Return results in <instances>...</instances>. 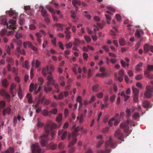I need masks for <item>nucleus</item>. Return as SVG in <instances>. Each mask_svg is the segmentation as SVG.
Segmentation results:
<instances>
[{"label": "nucleus", "mask_w": 153, "mask_h": 153, "mask_svg": "<svg viewBox=\"0 0 153 153\" xmlns=\"http://www.w3.org/2000/svg\"><path fill=\"white\" fill-rule=\"evenodd\" d=\"M54 70L53 66L51 65H47L46 67L43 68L42 71V74L44 76L48 75L47 79L48 80L46 84L44 85V91L46 93L51 91L52 89L50 87H48L47 86H49L53 84L55 86L56 88H58V85L56 83L52 75V72L51 71Z\"/></svg>", "instance_id": "obj_1"}, {"label": "nucleus", "mask_w": 153, "mask_h": 153, "mask_svg": "<svg viewBox=\"0 0 153 153\" xmlns=\"http://www.w3.org/2000/svg\"><path fill=\"white\" fill-rule=\"evenodd\" d=\"M56 124L51 121H48L45 127V133H44L40 137L41 142L43 146H45L48 139V136L49 132L51 129L55 128L56 127Z\"/></svg>", "instance_id": "obj_2"}, {"label": "nucleus", "mask_w": 153, "mask_h": 153, "mask_svg": "<svg viewBox=\"0 0 153 153\" xmlns=\"http://www.w3.org/2000/svg\"><path fill=\"white\" fill-rule=\"evenodd\" d=\"M153 80L149 83V85L146 87V91L145 96L146 98H149L152 96V92H153Z\"/></svg>", "instance_id": "obj_3"}, {"label": "nucleus", "mask_w": 153, "mask_h": 153, "mask_svg": "<svg viewBox=\"0 0 153 153\" xmlns=\"http://www.w3.org/2000/svg\"><path fill=\"white\" fill-rule=\"evenodd\" d=\"M129 125L130 126H134L135 125L134 122L131 120H128L126 122L122 123L120 125V127L121 128H123L125 132H127L129 130V127L127 126Z\"/></svg>", "instance_id": "obj_4"}, {"label": "nucleus", "mask_w": 153, "mask_h": 153, "mask_svg": "<svg viewBox=\"0 0 153 153\" xmlns=\"http://www.w3.org/2000/svg\"><path fill=\"white\" fill-rule=\"evenodd\" d=\"M31 148L33 153H41V151L38 143L31 146Z\"/></svg>", "instance_id": "obj_5"}, {"label": "nucleus", "mask_w": 153, "mask_h": 153, "mask_svg": "<svg viewBox=\"0 0 153 153\" xmlns=\"http://www.w3.org/2000/svg\"><path fill=\"white\" fill-rule=\"evenodd\" d=\"M16 43L17 45H19V46L16 48L17 51L21 54L25 55V51L23 49L21 48L22 44V41L20 40H16Z\"/></svg>", "instance_id": "obj_6"}, {"label": "nucleus", "mask_w": 153, "mask_h": 153, "mask_svg": "<svg viewBox=\"0 0 153 153\" xmlns=\"http://www.w3.org/2000/svg\"><path fill=\"white\" fill-rule=\"evenodd\" d=\"M46 7V8L48 10L49 12L52 14L53 20L56 22H57L58 20V18L55 15V10H54L52 7H49L48 5H47Z\"/></svg>", "instance_id": "obj_7"}, {"label": "nucleus", "mask_w": 153, "mask_h": 153, "mask_svg": "<svg viewBox=\"0 0 153 153\" xmlns=\"http://www.w3.org/2000/svg\"><path fill=\"white\" fill-rule=\"evenodd\" d=\"M74 127L75 126H74L72 128V129L74 130L73 132L72 133V136L73 137H75L78 135V134L76 133L79 131L80 128L81 130H82L83 129L82 127L80 128L79 127H77L75 128H74Z\"/></svg>", "instance_id": "obj_8"}, {"label": "nucleus", "mask_w": 153, "mask_h": 153, "mask_svg": "<svg viewBox=\"0 0 153 153\" xmlns=\"http://www.w3.org/2000/svg\"><path fill=\"white\" fill-rule=\"evenodd\" d=\"M9 25L8 26V28L13 29H15L16 28V21L13 20H10L9 21Z\"/></svg>", "instance_id": "obj_9"}, {"label": "nucleus", "mask_w": 153, "mask_h": 153, "mask_svg": "<svg viewBox=\"0 0 153 153\" xmlns=\"http://www.w3.org/2000/svg\"><path fill=\"white\" fill-rule=\"evenodd\" d=\"M39 9L40 10L41 14L43 17H46L48 16V14L47 13V11L43 6H40Z\"/></svg>", "instance_id": "obj_10"}, {"label": "nucleus", "mask_w": 153, "mask_h": 153, "mask_svg": "<svg viewBox=\"0 0 153 153\" xmlns=\"http://www.w3.org/2000/svg\"><path fill=\"white\" fill-rule=\"evenodd\" d=\"M0 94L2 96L5 97L6 98L10 99V96L7 92L3 89H1L0 91Z\"/></svg>", "instance_id": "obj_11"}, {"label": "nucleus", "mask_w": 153, "mask_h": 153, "mask_svg": "<svg viewBox=\"0 0 153 153\" xmlns=\"http://www.w3.org/2000/svg\"><path fill=\"white\" fill-rule=\"evenodd\" d=\"M62 134V140L65 139L67 134V132L64 131L63 129L59 130L58 131V135L59 136Z\"/></svg>", "instance_id": "obj_12"}, {"label": "nucleus", "mask_w": 153, "mask_h": 153, "mask_svg": "<svg viewBox=\"0 0 153 153\" xmlns=\"http://www.w3.org/2000/svg\"><path fill=\"white\" fill-rule=\"evenodd\" d=\"M105 146L106 147H113L114 146V144L113 143L111 138H110L108 141L105 143Z\"/></svg>", "instance_id": "obj_13"}, {"label": "nucleus", "mask_w": 153, "mask_h": 153, "mask_svg": "<svg viewBox=\"0 0 153 153\" xmlns=\"http://www.w3.org/2000/svg\"><path fill=\"white\" fill-rule=\"evenodd\" d=\"M72 3L73 5L75 7L76 10L78 9L77 5H80L81 4V2L78 0H73Z\"/></svg>", "instance_id": "obj_14"}, {"label": "nucleus", "mask_w": 153, "mask_h": 153, "mask_svg": "<svg viewBox=\"0 0 153 153\" xmlns=\"http://www.w3.org/2000/svg\"><path fill=\"white\" fill-rule=\"evenodd\" d=\"M93 26L94 27L93 30L95 32L98 30L99 29H102L103 28V25L100 23H97V25H94Z\"/></svg>", "instance_id": "obj_15"}, {"label": "nucleus", "mask_w": 153, "mask_h": 153, "mask_svg": "<svg viewBox=\"0 0 153 153\" xmlns=\"http://www.w3.org/2000/svg\"><path fill=\"white\" fill-rule=\"evenodd\" d=\"M37 86L38 85L37 83L34 84L33 83H31L30 86V91L31 92H32L37 88Z\"/></svg>", "instance_id": "obj_16"}, {"label": "nucleus", "mask_w": 153, "mask_h": 153, "mask_svg": "<svg viewBox=\"0 0 153 153\" xmlns=\"http://www.w3.org/2000/svg\"><path fill=\"white\" fill-rule=\"evenodd\" d=\"M48 34L50 36V37L52 39L51 41L52 44L54 46H56V37H54L53 35L49 33H48Z\"/></svg>", "instance_id": "obj_17"}, {"label": "nucleus", "mask_w": 153, "mask_h": 153, "mask_svg": "<svg viewBox=\"0 0 153 153\" xmlns=\"http://www.w3.org/2000/svg\"><path fill=\"white\" fill-rule=\"evenodd\" d=\"M11 112V110L10 107H7V108L4 109L3 110V114L4 116H5V114H10Z\"/></svg>", "instance_id": "obj_18"}, {"label": "nucleus", "mask_w": 153, "mask_h": 153, "mask_svg": "<svg viewBox=\"0 0 153 153\" xmlns=\"http://www.w3.org/2000/svg\"><path fill=\"white\" fill-rule=\"evenodd\" d=\"M115 135V137H117L119 139H120L121 137L123 136V134L121 133L120 130H118L116 131Z\"/></svg>", "instance_id": "obj_19"}, {"label": "nucleus", "mask_w": 153, "mask_h": 153, "mask_svg": "<svg viewBox=\"0 0 153 153\" xmlns=\"http://www.w3.org/2000/svg\"><path fill=\"white\" fill-rule=\"evenodd\" d=\"M152 45H150L148 44H146L144 45L143 49L144 52L146 53H148L149 51H150L151 47Z\"/></svg>", "instance_id": "obj_20"}, {"label": "nucleus", "mask_w": 153, "mask_h": 153, "mask_svg": "<svg viewBox=\"0 0 153 153\" xmlns=\"http://www.w3.org/2000/svg\"><path fill=\"white\" fill-rule=\"evenodd\" d=\"M7 14H8L10 16H12L13 15H15L17 16L18 15V13H16L15 10H13L11 9L10 11H6Z\"/></svg>", "instance_id": "obj_21"}, {"label": "nucleus", "mask_w": 153, "mask_h": 153, "mask_svg": "<svg viewBox=\"0 0 153 153\" xmlns=\"http://www.w3.org/2000/svg\"><path fill=\"white\" fill-rule=\"evenodd\" d=\"M54 26H56L58 27H60V28H57V30L60 31H63L64 29V27L65 26V25L60 24H55Z\"/></svg>", "instance_id": "obj_22"}, {"label": "nucleus", "mask_w": 153, "mask_h": 153, "mask_svg": "<svg viewBox=\"0 0 153 153\" xmlns=\"http://www.w3.org/2000/svg\"><path fill=\"white\" fill-rule=\"evenodd\" d=\"M143 65V63L141 62L137 65L135 67V69L136 71L138 72L139 71H141L142 69L140 68L142 67Z\"/></svg>", "instance_id": "obj_23"}, {"label": "nucleus", "mask_w": 153, "mask_h": 153, "mask_svg": "<svg viewBox=\"0 0 153 153\" xmlns=\"http://www.w3.org/2000/svg\"><path fill=\"white\" fill-rule=\"evenodd\" d=\"M45 32L44 30H40V32L36 33L35 35L37 36V38H41L42 37V33L44 34H45Z\"/></svg>", "instance_id": "obj_24"}, {"label": "nucleus", "mask_w": 153, "mask_h": 153, "mask_svg": "<svg viewBox=\"0 0 153 153\" xmlns=\"http://www.w3.org/2000/svg\"><path fill=\"white\" fill-rule=\"evenodd\" d=\"M44 100V98H42V99H41L40 98H39L38 99V101H39V102H42L43 103L44 105H47L50 102V101L49 100H46L45 101H44L43 100Z\"/></svg>", "instance_id": "obj_25"}, {"label": "nucleus", "mask_w": 153, "mask_h": 153, "mask_svg": "<svg viewBox=\"0 0 153 153\" xmlns=\"http://www.w3.org/2000/svg\"><path fill=\"white\" fill-rule=\"evenodd\" d=\"M0 20L1 21V24L3 25H8V24L7 22V20L5 17H1L0 18Z\"/></svg>", "instance_id": "obj_26"}, {"label": "nucleus", "mask_w": 153, "mask_h": 153, "mask_svg": "<svg viewBox=\"0 0 153 153\" xmlns=\"http://www.w3.org/2000/svg\"><path fill=\"white\" fill-rule=\"evenodd\" d=\"M16 86V85L13 83H11V88H10V93L12 95L13 97L15 96V94H13V90L15 88Z\"/></svg>", "instance_id": "obj_27"}, {"label": "nucleus", "mask_w": 153, "mask_h": 153, "mask_svg": "<svg viewBox=\"0 0 153 153\" xmlns=\"http://www.w3.org/2000/svg\"><path fill=\"white\" fill-rule=\"evenodd\" d=\"M39 101H38L37 103L34 106V107L36 109V112L38 113L40 112L41 111V108L39 105Z\"/></svg>", "instance_id": "obj_28"}, {"label": "nucleus", "mask_w": 153, "mask_h": 153, "mask_svg": "<svg viewBox=\"0 0 153 153\" xmlns=\"http://www.w3.org/2000/svg\"><path fill=\"white\" fill-rule=\"evenodd\" d=\"M76 102H79L80 104L79 106V109L80 107H82V98L80 96L77 97L76 99Z\"/></svg>", "instance_id": "obj_29"}, {"label": "nucleus", "mask_w": 153, "mask_h": 153, "mask_svg": "<svg viewBox=\"0 0 153 153\" xmlns=\"http://www.w3.org/2000/svg\"><path fill=\"white\" fill-rule=\"evenodd\" d=\"M32 44V43L30 42L27 41L24 42L23 45L24 48H26L27 47L30 48Z\"/></svg>", "instance_id": "obj_30"}, {"label": "nucleus", "mask_w": 153, "mask_h": 153, "mask_svg": "<svg viewBox=\"0 0 153 153\" xmlns=\"http://www.w3.org/2000/svg\"><path fill=\"white\" fill-rule=\"evenodd\" d=\"M3 86L4 88H7L8 85V82L7 80L5 79L2 81Z\"/></svg>", "instance_id": "obj_31"}, {"label": "nucleus", "mask_w": 153, "mask_h": 153, "mask_svg": "<svg viewBox=\"0 0 153 153\" xmlns=\"http://www.w3.org/2000/svg\"><path fill=\"white\" fill-rule=\"evenodd\" d=\"M132 89L134 95H138L139 92L138 90L134 86H132Z\"/></svg>", "instance_id": "obj_32"}, {"label": "nucleus", "mask_w": 153, "mask_h": 153, "mask_svg": "<svg viewBox=\"0 0 153 153\" xmlns=\"http://www.w3.org/2000/svg\"><path fill=\"white\" fill-rule=\"evenodd\" d=\"M83 15L85 17L89 20L91 19V15L90 14L88 13V12L87 11H84L83 12Z\"/></svg>", "instance_id": "obj_33"}, {"label": "nucleus", "mask_w": 153, "mask_h": 153, "mask_svg": "<svg viewBox=\"0 0 153 153\" xmlns=\"http://www.w3.org/2000/svg\"><path fill=\"white\" fill-rule=\"evenodd\" d=\"M62 120V115L59 114L58 115L56 118V121L58 123L60 122Z\"/></svg>", "instance_id": "obj_34"}, {"label": "nucleus", "mask_w": 153, "mask_h": 153, "mask_svg": "<svg viewBox=\"0 0 153 153\" xmlns=\"http://www.w3.org/2000/svg\"><path fill=\"white\" fill-rule=\"evenodd\" d=\"M77 141V139L76 138L74 137L73 138L72 141L71 143H69L68 145L69 147H71V146L74 145L76 142Z\"/></svg>", "instance_id": "obj_35"}, {"label": "nucleus", "mask_w": 153, "mask_h": 153, "mask_svg": "<svg viewBox=\"0 0 153 153\" xmlns=\"http://www.w3.org/2000/svg\"><path fill=\"white\" fill-rule=\"evenodd\" d=\"M143 107L145 108H147L149 106V103L148 101H145L142 103Z\"/></svg>", "instance_id": "obj_36"}, {"label": "nucleus", "mask_w": 153, "mask_h": 153, "mask_svg": "<svg viewBox=\"0 0 153 153\" xmlns=\"http://www.w3.org/2000/svg\"><path fill=\"white\" fill-rule=\"evenodd\" d=\"M80 41L79 39L76 38L74 39V44L75 46H78V45L80 43Z\"/></svg>", "instance_id": "obj_37"}, {"label": "nucleus", "mask_w": 153, "mask_h": 153, "mask_svg": "<svg viewBox=\"0 0 153 153\" xmlns=\"http://www.w3.org/2000/svg\"><path fill=\"white\" fill-rule=\"evenodd\" d=\"M120 95L122 96L123 97L125 98L124 101H127L128 99L130 97L128 96H126L125 95V92L124 91L121 94H120Z\"/></svg>", "instance_id": "obj_38"}, {"label": "nucleus", "mask_w": 153, "mask_h": 153, "mask_svg": "<svg viewBox=\"0 0 153 153\" xmlns=\"http://www.w3.org/2000/svg\"><path fill=\"white\" fill-rule=\"evenodd\" d=\"M99 87V85L96 84L94 85L92 87V89L94 92H97L98 91V89Z\"/></svg>", "instance_id": "obj_39"}, {"label": "nucleus", "mask_w": 153, "mask_h": 153, "mask_svg": "<svg viewBox=\"0 0 153 153\" xmlns=\"http://www.w3.org/2000/svg\"><path fill=\"white\" fill-rule=\"evenodd\" d=\"M111 151L109 149H106L105 150H100L97 151V153H109Z\"/></svg>", "instance_id": "obj_40"}, {"label": "nucleus", "mask_w": 153, "mask_h": 153, "mask_svg": "<svg viewBox=\"0 0 153 153\" xmlns=\"http://www.w3.org/2000/svg\"><path fill=\"white\" fill-rule=\"evenodd\" d=\"M27 97L28 98V102H29V103H32V97L30 93H28L27 94Z\"/></svg>", "instance_id": "obj_41"}, {"label": "nucleus", "mask_w": 153, "mask_h": 153, "mask_svg": "<svg viewBox=\"0 0 153 153\" xmlns=\"http://www.w3.org/2000/svg\"><path fill=\"white\" fill-rule=\"evenodd\" d=\"M106 75V72L102 73L101 74H96V76L100 77L101 78H103Z\"/></svg>", "instance_id": "obj_42"}, {"label": "nucleus", "mask_w": 153, "mask_h": 153, "mask_svg": "<svg viewBox=\"0 0 153 153\" xmlns=\"http://www.w3.org/2000/svg\"><path fill=\"white\" fill-rule=\"evenodd\" d=\"M5 103L4 101H0V111L1 109L5 106Z\"/></svg>", "instance_id": "obj_43"}, {"label": "nucleus", "mask_w": 153, "mask_h": 153, "mask_svg": "<svg viewBox=\"0 0 153 153\" xmlns=\"http://www.w3.org/2000/svg\"><path fill=\"white\" fill-rule=\"evenodd\" d=\"M84 115L82 114L80 116H78L77 117V120H79L80 123H82L83 122L84 118Z\"/></svg>", "instance_id": "obj_44"}, {"label": "nucleus", "mask_w": 153, "mask_h": 153, "mask_svg": "<svg viewBox=\"0 0 153 153\" xmlns=\"http://www.w3.org/2000/svg\"><path fill=\"white\" fill-rule=\"evenodd\" d=\"M119 43L120 45L122 46H124L126 44L125 40L123 38H121L119 40Z\"/></svg>", "instance_id": "obj_45"}, {"label": "nucleus", "mask_w": 153, "mask_h": 153, "mask_svg": "<svg viewBox=\"0 0 153 153\" xmlns=\"http://www.w3.org/2000/svg\"><path fill=\"white\" fill-rule=\"evenodd\" d=\"M142 75L140 74H137L135 76V79L137 80H140L142 79Z\"/></svg>", "instance_id": "obj_46"}, {"label": "nucleus", "mask_w": 153, "mask_h": 153, "mask_svg": "<svg viewBox=\"0 0 153 153\" xmlns=\"http://www.w3.org/2000/svg\"><path fill=\"white\" fill-rule=\"evenodd\" d=\"M18 95L20 99H22V92L21 88L20 87L19 88V90L18 92Z\"/></svg>", "instance_id": "obj_47"}, {"label": "nucleus", "mask_w": 153, "mask_h": 153, "mask_svg": "<svg viewBox=\"0 0 153 153\" xmlns=\"http://www.w3.org/2000/svg\"><path fill=\"white\" fill-rule=\"evenodd\" d=\"M7 68L8 70V71H12L13 73H14L15 72V68L13 67L12 68V69H11L10 68V65L9 64H8L7 66Z\"/></svg>", "instance_id": "obj_48"}, {"label": "nucleus", "mask_w": 153, "mask_h": 153, "mask_svg": "<svg viewBox=\"0 0 153 153\" xmlns=\"http://www.w3.org/2000/svg\"><path fill=\"white\" fill-rule=\"evenodd\" d=\"M121 63L122 66L124 68H125L126 66L128 67L129 65L128 63H126L123 60H121Z\"/></svg>", "instance_id": "obj_49"}, {"label": "nucleus", "mask_w": 153, "mask_h": 153, "mask_svg": "<svg viewBox=\"0 0 153 153\" xmlns=\"http://www.w3.org/2000/svg\"><path fill=\"white\" fill-rule=\"evenodd\" d=\"M5 49L7 53L9 55H10L11 53V51L9 46L7 45L5 47Z\"/></svg>", "instance_id": "obj_50"}, {"label": "nucleus", "mask_w": 153, "mask_h": 153, "mask_svg": "<svg viewBox=\"0 0 153 153\" xmlns=\"http://www.w3.org/2000/svg\"><path fill=\"white\" fill-rule=\"evenodd\" d=\"M139 117V114L138 113H135L133 116L132 118L133 119L136 120Z\"/></svg>", "instance_id": "obj_51"}, {"label": "nucleus", "mask_w": 153, "mask_h": 153, "mask_svg": "<svg viewBox=\"0 0 153 153\" xmlns=\"http://www.w3.org/2000/svg\"><path fill=\"white\" fill-rule=\"evenodd\" d=\"M15 37L16 39H19L22 37V35L21 33L17 32L15 34Z\"/></svg>", "instance_id": "obj_52"}, {"label": "nucleus", "mask_w": 153, "mask_h": 153, "mask_svg": "<svg viewBox=\"0 0 153 153\" xmlns=\"http://www.w3.org/2000/svg\"><path fill=\"white\" fill-rule=\"evenodd\" d=\"M117 21L120 22L121 20V17L120 15L117 14L115 15Z\"/></svg>", "instance_id": "obj_53"}, {"label": "nucleus", "mask_w": 153, "mask_h": 153, "mask_svg": "<svg viewBox=\"0 0 153 153\" xmlns=\"http://www.w3.org/2000/svg\"><path fill=\"white\" fill-rule=\"evenodd\" d=\"M84 38L85 40L87 42L89 43L91 42V39L90 37L88 36H85L84 37Z\"/></svg>", "instance_id": "obj_54"}, {"label": "nucleus", "mask_w": 153, "mask_h": 153, "mask_svg": "<svg viewBox=\"0 0 153 153\" xmlns=\"http://www.w3.org/2000/svg\"><path fill=\"white\" fill-rule=\"evenodd\" d=\"M133 100L135 102H137L139 101L138 95H134Z\"/></svg>", "instance_id": "obj_55"}, {"label": "nucleus", "mask_w": 153, "mask_h": 153, "mask_svg": "<svg viewBox=\"0 0 153 153\" xmlns=\"http://www.w3.org/2000/svg\"><path fill=\"white\" fill-rule=\"evenodd\" d=\"M73 45L72 43L70 42L66 44L65 46L67 48H71Z\"/></svg>", "instance_id": "obj_56"}, {"label": "nucleus", "mask_w": 153, "mask_h": 153, "mask_svg": "<svg viewBox=\"0 0 153 153\" xmlns=\"http://www.w3.org/2000/svg\"><path fill=\"white\" fill-rule=\"evenodd\" d=\"M23 68H25L27 69H28L29 67L28 62L27 61H26L25 63V65H23Z\"/></svg>", "instance_id": "obj_57"}, {"label": "nucleus", "mask_w": 153, "mask_h": 153, "mask_svg": "<svg viewBox=\"0 0 153 153\" xmlns=\"http://www.w3.org/2000/svg\"><path fill=\"white\" fill-rule=\"evenodd\" d=\"M136 86L140 89H142L143 88V86L142 83L140 82H137L136 83Z\"/></svg>", "instance_id": "obj_58"}, {"label": "nucleus", "mask_w": 153, "mask_h": 153, "mask_svg": "<svg viewBox=\"0 0 153 153\" xmlns=\"http://www.w3.org/2000/svg\"><path fill=\"white\" fill-rule=\"evenodd\" d=\"M147 69L149 71H153V65H148L147 66Z\"/></svg>", "instance_id": "obj_59"}, {"label": "nucleus", "mask_w": 153, "mask_h": 153, "mask_svg": "<svg viewBox=\"0 0 153 153\" xmlns=\"http://www.w3.org/2000/svg\"><path fill=\"white\" fill-rule=\"evenodd\" d=\"M115 118L114 117H113L110 119L108 121V124L110 126H112L113 125V122Z\"/></svg>", "instance_id": "obj_60"}, {"label": "nucleus", "mask_w": 153, "mask_h": 153, "mask_svg": "<svg viewBox=\"0 0 153 153\" xmlns=\"http://www.w3.org/2000/svg\"><path fill=\"white\" fill-rule=\"evenodd\" d=\"M126 116L128 117L131 116V113L130 110L128 109H127L126 110Z\"/></svg>", "instance_id": "obj_61"}, {"label": "nucleus", "mask_w": 153, "mask_h": 153, "mask_svg": "<svg viewBox=\"0 0 153 153\" xmlns=\"http://www.w3.org/2000/svg\"><path fill=\"white\" fill-rule=\"evenodd\" d=\"M42 114L43 115L45 116H47L48 114V112L47 110H46L45 109L44 110L42 111Z\"/></svg>", "instance_id": "obj_62"}, {"label": "nucleus", "mask_w": 153, "mask_h": 153, "mask_svg": "<svg viewBox=\"0 0 153 153\" xmlns=\"http://www.w3.org/2000/svg\"><path fill=\"white\" fill-rule=\"evenodd\" d=\"M48 43V41L46 40H44V41L42 45V46L43 48H45L46 46Z\"/></svg>", "instance_id": "obj_63"}, {"label": "nucleus", "mask_w": 153, "mask_h": 153, "mask_svg": "<svg viewBox=\"0 0 153 153\" xmlns=\"http://www.w3.org/2000/svg\"><path fill=\"white\" fill-rule=\"evenodd\" d=\"M6 32V30L3 29L0 32V35L1 36H3Z\"/></svg>", "instance_id": "obj_64"}]
</instances>
